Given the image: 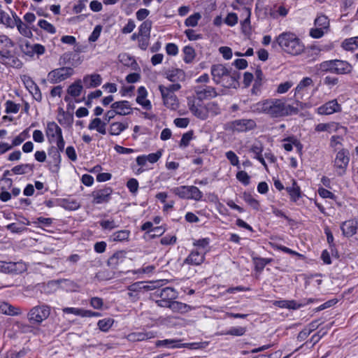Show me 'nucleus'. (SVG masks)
Listing matches in <instances>:
<instances>
[{
  "label": "nucleus",
  "instance_id": "obj_14",
  "mask_svg": "<svg viewBox=\"0 0 358 358\" xmlns=\"http://www.w3.org/2000/svg\"><path fill=\"white\" fill-rule=\"evenodd\" d=\"M159 90L161 92L164 104L169 108L176 109L178 106V100L173 93H170L165 90L164 85H159Z\"/></svg>",
  "mask_w": 358,
  "mask_h": 358
},
{
  "label": "nucleus",
  "instance_id": "obj_38",
  "mask_svg": "<svg viewBox=\"0 0 358 358\" xmlns=\"http://www.w3.org/2000/svg\"><path fill=\"white\" fill-rule=\"evenodd\" d=\"M313 84V81L311 78H303L295 88L294 96H298L302 90H303L306 87L312 85Z\"/></svg>",
  "mask_w": 358,
  "mask_h": 358
},
{
  "label": "nucleus",
  "instance_id": "obj_29",
  "mask_svg": "<svg viewBox=\"0 0 358 358\" xmlns=\"http://www.w3.org/2000/svg\"><path fill=\"white\" fill-rule=\"evenodd\" d=\"M167 308H169L171 310H172L174 312H180V313H187L189 310H191V308L189 306L183 303L180 301H174L173 300L170 304L168 306Z\"/></svg>",
  "mask_w": 358,
  "mask_h": 358
},
{
  "label": "nucleus",
  "instance_id": "obj_40",
  "mask_svg": "<svg viewBox=\"0 0 358 358\" xmlns=\"http://www.w3.org/2000/svg\"><path fill=\"white\" fill-rule=\"evenodd\" d=\"M182 51L184 53V62L187 64L191 63L196 56L194 49L191 46L187 45L184 47Z\"/></svg>",
  "mask_w": 358,
  "mask_h": 358
},
{
  "label": "nucleus",
  "instance_id": "obj_44",
  "mask_svg": "<svg viewBox=\"0 0 358 358\" xmlns=\"http://www.w3.org/2000/svg\"><path fill=\"white\" fill-rule=\"evenodd\" d=\"M253 261L255 265V269L258 271H262L266 265L269 264L272 259L262 257H255L253 258Z\"/></svg>",
  "mask_w": 358,
  "mask_h": 358
},
{
  "label": "nucleus",
  "instance_id": "obj_55",
  "mask_svg": "<svg viewBox=\"0 0 358 358\" xmlns=\"http://www.w3.org/2000/svg\"><path fill=\"white\" fill-rule=\"evenodd\" d=\"M237 180L244 185H248L250 182V177L244 171H240L236 173Z\"/></svg>",
  "mask_w": 358,
  "mask_h": 358
},
{
  "label": "nucleus",
  "instance_id": "obj_53",
  "mask_svg": "<svg viewBox=\"0 0 358 358\" xmlns=\"http://www.w3.org/2000/svg\"><path fill=\"white\" fill-rule=\"evenodd\" d=\"M194 131L192 130L185 133L180 141V147L186 148L189 145L190 141L193 138Z\"/></svg>",
  "mask_w": 358,
  "mask_h": 358
},
{
  "label": "nucleus",
  "instance_id": "obj_37",
  "mask_svg": "<svg viewBox=\"0 0 358 358\" xmlns=\"http://www.w3.org/2000/svg\"><path fill=\"white\" fill-rule=\"evenodd\" d=\"M17 24H15L19 32L27 38H31L33 34L29 27L24 24L20 18L17 19Z\"/></svg>",
  "mask_w": 358,
  "mask_h": 358
},
{
  "label": "nucleus",
  "instance_id": "obj_48",
  "mask_svg": "<svg viewBox=\"0 0 358 358\" xmlns=\"http://www.w3.org/2000/svg\"><path fill=\"white\" fill-rule=\"evenodd\" d=\"M206 106L208 115L211 114L212 115L215 116L219 115L221 113V110L218 103L215 101L209 102Z\"/></svg>",
  "mask_w": 358,
  "mask_h": 358
},
{
  "label": "nucleus",
  "instance_id": "obj_13",
  "mask_svg": "<svg viewBox=\"0 0 358 358\" xmlns=\"http://www.w3.org/2000/svg\"><path fill=\"white\" fill-rule=\"evenodd\" d=\"M113 189L110 187L97 189L92 192L94 204H101L109 202L111 199Z\"/></svg>",
  "mask_w": 358,
  "mask_h": 358
},
{
  "label": "nucleus",
  "instance_id": "obj_20",
  "mask_svg": "<svg viewBox=\"0 0 358 358\" xmlns=\"http://www.w3.org/2000/svg\"><path fill=\"white\" fill-rule=\"evenodd\" d=\"M25 86L32 94L34 99L40 102L42 100V94L38 86L30 78L24 81Z\"/></svg>",
  "mask_w": 358,
  "mask_h": 358
},
{
  "label": "nucleus",
  "instance_id": "obj_19",
  "mask_svg": "<svg viewBox=\"0 0 358 358\" xmlns=\"http://www.w3.org/2000/svg\"><path fill=\"white\" fill-rule=\"evenodd\" d=\"M110 107L114 109L117 115H126L131 113V106L127 101L114 102Z\"/></svg>",
  "mask_w": 358,
  "mask_h": 358
},
{
  "label": "nucleus",
  "instance_id": "obj_36",
  "mask_svg": "<svg viewBox=\"0 0 358 358\" xmlns=\"http://www.w3.org/2000/svg\"><path fill=\"white\" fill-rule=\"evenodd\" d=\"M342 48L345 50H354L358 48V36L347 38L342 43Z\"/></svg>",
  "mask_w": 358,
  "mask_h": 358
},
{
  "label": "nucleus",
  "instance_id": "obj_16",
  "mask_svg": "<svg viewBox=\"0 0 358 358\" xmlns=\"http://www.w3.org/2000/svg\"><path fill=\"white\" fill-rule=\"evenodd\" d=\"M197 99L199 101L203 99L216 97L217 93L215 88L212 86L197 87L195 90Z\"/></svg>",
  "mask_w": 358,
  "mask_h": 358
},
{
  "label": "nucleus",
  "instance_id": "obj_35",
  "mask_svg": "<svg viewBox=\"0 0 358 358\" xmlns=\"http://www.w3.org/2000/svg\"><path fill=\"white\" fill-rule=\"evenodd\" d=\"M128 127L127 124L116 122L110 125L109 133L112 136H117Z\"/></svg>",
  "mask_w": 358,
  "mask_h": 358
},
{
  "label": "nucleus",
  "instance_id": "obj_46",
  "mask_svg": "<svg viewBox=\"0 0 358 358\" xmlns=\"http://www.w3.org/2000/svg\"><path fill=\"white\" fill-rule=\"evenodd\" d=\"M201 19V15L199 13H195L189 16L185 21L186 27H194L198 24L199 20Z\"/></svg>",
  "mask_w": 358,
  "mask_h": 358
},
{
  "label": "nucleus",
  "instance_id": "obj_28",
  "mask_svg": "<svg viewBox=\"0 0 358 358\" xmlns=\"http://www.w3.org/2000/svg\"><path fill=\"white\" fill-rule=\"evenodd\" d=\"M130 231L127 229L120 230L114 232L109 237V240L113 242H122L128 240Z\"/></svg>",
  "mask_w": 358,
  "mask_h": 358
},
{
  "label": "nucleus",
  "instance_id": "obj_42",
  "mask_svg": "<svg viewBox=\"0 0 358 358\" xmlns=\"http://www.w3.org/2000/svg\"><path fill=\"white\" fill-rule=\"evenodd\" d=\"M242 15L245 17L244 20L242 22V27L243 31H246L247 27L250 28V16H251V9L243 6L242 7Z\"/></svg>",
  "mask_w": 358,
  "mask_h": 358
},
{
  "label": "nucleus",
  "instance_id": "obj_7",
  "mask_svg": "<svg viewBox=\"0 0 358 358\" xmlns=\"http://www.w3.org/2000/svg\"><path fill=\"white\" fill-rule=\"evenodd\" d=\"M257 127L256 122L252 119H240L228 122L226 129L231 131L247 132Z\"/></svg>",
  "mask_w": 358,
  "mask_h": 358
},
{
  "label": "nucleus",
  "instance_id": "obj_10",
  "mask_svg": "<svg viewBox=\"0 0 358 358\" xmlns=\"http://www.w3.org/2000/svg\"><path fill=\"white\" fill-rule=\"evenodd\" d=\"M73 74V69L71 67H61L50 71L48 74V80L55 84L70 78Z\"/></svg>",
  "mask_w": 358,
  "mask_h": 358
},
{
  "label": "nucleus",
  "instance_id": "obj_60",
  "mask_svg": "<svg viewBox=\"0 0 358 358\" xmlns=\"http://www.w3.org/2000/svg\"><path fill=\"white\" fill-rule=\"evenodd\" d=\"M102 30V27L101 25H96L93 31L92 32L91 35L89 36V41L90 42H95L98 40L99 37L100 36L101 32Z\"/></svg>",
  "mask_w": 358,
  "mask_h": 358
},
{
  "label": "nucleus",
  "instance_id": "obj_45",
  "mask_svg": "<svg viewBox=\"0 0 358 358\" xmlns=\"http://www.w3.org/2000/svg\"><path fill=\"white\" fill-rule=\"evenodd\" d=\"M0 23L10 28L15 27L16 24V22H13L12 18L10 17V15L3 10H0Z\"/></svg>",
  "mask_w": 358,
  "mask_h": 358
},
{
  "label": "nucleus",
  "instance_id": "obj_1",
  "mask_svg": "<svg viewBox=\"0 0 358 358\" xmlns=\"http://www.w3.org/2000/svg\"><path fill=\"white\" fill-rule=\"evenodd\" d=\"M252 113L266 114L273 118H280L299 113L297 106L287 104L285 99H268L252 104Z\"/></svg>",
  "mask_w": 358,
  "mask_h": 358
},
{
  "label": "nucleus",
  "instance_id": "obj_33",
  "mask_svg": "<svg viewBox=\"0 0 358 358\" xmlns=\"http://www.w3.org/2000/svg\"><path fill=\"white\" fill-rule=\"evenodd\" d=\"M124 257V252L123 251H118L108 259V264L111 267L115 268L119 263L122 262Z\"/></svg>",
  "mask_w": 358,
  "mask_h": 358
},
{
  "label": "nucleus",
  "instance_id": "obj_51",
  "mask_svg": "<svg viewBox=\"0 0 358 358\" xmlns=\"http://www.w3.org/2000/svg\"><path fill=\"white\" fill-rule=\"evenodd\" d=\"M244 201L248 203L253 209L259 210V203L255 199L251 194L244 193L243 194Z\"/></svg>",
  "mask_w": 358,
  "mask_h": 358
},
{
  "label": "nucleus",
  "instance_id": "obj_22",
  "mask_svg": "<svg viewBox=\"0 0 358 358\" xmlns=\"http://www.w3.org/2000/svg\"><path fill=\"white\" fill-rule=\"evenodd\" d=\"M341 229L343 234L347 237H351L357 233V226L352 220L344 222L342 224Z\"/></svg>",
  "mask_w": 358,
  "mask_h": 358
},
{
  "label": "nucleus",
  "instance_id": "obj_8",
  "mask_svg": "<svg viewBox=\"0 0 358 358\" xmlns=\"http://www.w3.org/2000/svg\"><path fill=\"white\" fill-rule=\"evenodd\" d=\"M350 162V153L348 150L342 149L336 155L334 166L338 176H343L345 174Z\"/></svg>",
  "mask_w": 358,
  "mask_h": 358
},
{
  "label": "nucleus",
  "instance_id": "obj_12",
  "mask_svg": "<svg viewBox=\"0 0 358 358\" xmlns=\"http://www.w3.org/2000/svg\"><path fill=\"white\" fill-rule=\"evenodd\" d=\"M187 106L189 110L197 118L202 120L208 118L206 106L201 104L200 101L196 102L195 98H188Z\"/></svg>",
  "mask_w": 358,
  "mask_h": 358
},
{
  "label": "nucleus",
  "instance_id": "obj_50",
  "mask_svg": "<svg viewBox=\"0 0 358 358\" xmlns=\"http://www.w3.org/2000/svg\"><path fill=\"white\" fill-rule=\"evenodd\" d=\"M16 264L13 262H0V272L12 273L15 271Z\"/></svg>",
  "mask_w": 358,
  "mask_h": 358
},
{
  "label": "nucleus",
  "instance_id": "obj_49",
  "mask_svg": "<svg viewBox=\"0 0 358 358\" xmlns=\"http://www.w3.org/2000/svg\"><path fill=\"white\" fill-rule=\"evenodd\" d=\"M60 152H61L59 150H57L55 146H52L48 151V155L52 157L53 162L55 163L57 168H59V164L62 161Z\"/></svg>",
  "mask_w": 358,
  "mask_h": 358
},
{
  "label": "nucleus",
  "instance_id": "obj_62",
  "mask_svg": "<svg viewBox=\"0 0 358 358\" xmlns=\"http://www.w3.org/2000/svg\"><path fill=\"white\" fill-rule=\"evenodd\" d=\"M224 22L230 27L234 26L238 22L237 15L234 13H229L224 19Z\"/></svg>",
  "mask_w": 358,
  "mask_h": 358
},
{
  "label": "nucleus",
  "instance_id": "obj_41",
  "mask_svg": "<svg viewBox=\"0 0 358 358\" xmlns=\"http://www.w3.org/2000/svg\"><path fill=\"white\" fill-rule=\"evenodd\" d=\"M1 63L5 66H11L14 68H21L22 65L21 61L13 54L8 57L6 59H4L3 62Z\"/></svg>",
  "mask_w": 358,
  "mask_h": 358
},
{
  "label": "nucleus",
  "instance_id": "obj_63",
  "mask_svg": "<svg viewBox=\"0 0 358 358\" xmlns=\"http://www.w3.org/2000/svg\"><path fill=\"white\" fill-rule=\"evenodd\" d=\"M127 187L131 193L134 194L138 191V182L136 179L131 178L127 181Z\"/></svg>",
  "mask_w": 358,
  "mask_h": 358
},
{
  "label": "nucleus",
  "instance_id": "obj_21",
  "mask_svg": "<svg viewBox=\"0 0 358 358\" xmlns=\"http://www.w3.org/2000/svg\"><path fill=\"white\" fill-rule=\"evenodd\" d=\"M205 256L203 253L198 251H192L185 259V263L191 265L198 266L203 262Z\"/></svg>",
  "mask_w": 358,
  "mask_h": 358
},
{
  "label": "nucleus",
  "instance_id": "obj_25",
  "mask_svg": "<svg viewBox=\"0 0 358 358\" xmlns=\"http://www.w3.org/2000/svg\"><path fill=\"white\" fill-rule=\"evenodd\" d=\"M106 123L103 122L100 118L96 117L93 119L88 125L90 130H96L99 133L104 135L106 134Z\"/></svg>",
  "mask_w": 358,
  "mask_h": 358
},
{
  "label": "nucleus",
  "instance_id": "obj_9",
  "mask_svg": "<svg viewBox=\"0 0 358 358\" xmlns=\"http://www.w3.org/2000/svg\"><path fill=\"white\" fill-rule=\"evenodd\" d=\"M314 24L315 28H313L310 31V36L313 38L322 37L329 27V20L324 15H319L315 20Z\"/></svg>",
  "mask_w": 358,
  "mask_h": 358
},
{
  "label": "nucleus",
  "instance_id": "obj_52",
  "mask_svg": "<svg viewBox=\"0 0 358 358\" xmlns=\"http://www.w3.org/2000/svg\"><path fill=\"white\" fill-rule=\"evenodd\" d=\"M38 25L40 28L44 29L50 34H55L56 32L55 27L45 20H40L38 22Z\"/></svg>",
  "mask_w": 358,
  "mask_h": 358
},
{
  "label": "nucleus",
  "instance_id": "obj_58",
  "mask_svg": "<svg viewBox=\"0 0 358 358\" xmlns=\"http://www.w3.org/2000/svg\"><path fill=\"white\" fill-rule=\"evenodd\" d=\"M292 86L293 83L292 81H286L280 83L276 90V92L278 94L286 93Z\"/></svg>",
  "mask_w": 358,
  "mask_h": 358
},
{
  "label": "nucleus",
  "instance_id": "obj_6",
  "mask_svg": "<svg viewBox=\"0 0 358 358\" xmlns=\"http://www.w3.org/2000/svg\"><path fill=\"white\" fill-rule=\"evenodd\" d=\"M50 306L43 303L31 308L27 313V320L32 324H40L50 315Z\"/></svg>",
  "mask_w": 358,
  "mask_h": 358
},
{
  "label": "nucleus",
  "instance_id": "obj_39",
  "mask_svg": "<svg viewBox=\"0 0 358 358\" xmlns=\"http://www.w3.org/2000/svg\"><path fill=\"white\" fill-rule=\"evenodd\" d=\"M152 24V21L149 20L143 21L138 28L140 36L150 37Z\"/></svg>",
  "mask_w": 358,
  "mask_h": 358
},
{
  "label": "nucleus",
  "instance_id": "obj_61",
  "mask_svg": "<svg viewBox=\"0 0 358 358\" xmlns=\"http://www.w3.org/2000/svg\"><path fill=\"white\" fill-rule=\"evenodd\" d=\"M88 2V0H79L78 3L74 5L73 8V11L76 14L80 13L83 10L86 9V3Z\"/></svg>",
  "mask_w": 358,
  "mask_h": 358
},
{
  "label": "nucleus",
  "instance_id": "obj_47",
  "mask_svg": "<svg viewBox=\"0 0 358 358\" xmlns=\"http://www.w3.org/2000/svg\"><path fill=\"white\" fill-rule=\"evenodd\" d=\"M203 197V193L196 186H189V199L195 201H200Z\"/></svg>",
  "mask_w": 358,
  "mask_h": 358
},
{
  "label": "nucleus",
  "instance_id": "obj_30",
  "mask_svg": "<svg viewBox=\"0 0 358 358\" xmlns=\"http://www.w3.org/2000/svg\"><path fill=\"white\" fill-rule=\"evenodd\" d=\"M60 206L69 210H75L80 208V205L76 199L67 198L63 199L60 201Z\"/></svg>",
  "mask_w": 358,
  "mask_h": 358
},
{
  "label": "nucleus",
  "instance_id": "obj_4",
  "mask_svg": "<svg viewBox=\"0 0 358 358\" xmlns=\"http://www.w3.org/2000/svg\"><path fill=\"white\" fill-rule=\"evenodd\" d=\"M178 297L176 290L170 287L159 288L151 294L157 306L167 308L170 303Z\"/></svg>",
  "mask_w": 358,
  "mask_h": 358
},
{
  "label": "nucleus",
  "instance_id": "obj_59",
  "mask_svg": "<svg viewBox=\"0 0 358 358\" xmlns=\"http://www.w3.org/2000/svg\"><path fill=\"white\" fill-rule=\"evenodd\" d=\"M226 157L233 166H236L240 169L238 157L235 152L233 151H228L226 153Z\"/></svg>",
  "mask_w": 358,
  "mask_h": 358
},
{
  "label": "nucleus",
  "instance_id": "obj_24",
  "mask_svg": "<svg viewBox=\"0 0 358 358\" xmlns=\"http://www.w3.org/2000/svg\"><path fill=\"white\" fill-rule=\"evenodd\" d=\"M166 78L172 83H178L185 78V72L179 69H175L166 73Z\"/></svg>",
  "mask_w": 358,
  "mask_h": 358
},
{
  "label": "nucleus",
  "instance_id": "obj_56",
  "mask_svg": "<svg viewBox=\"0 0 358 358\" xmlns=\"http://www.w3.org/2000/svg\"><path fill=\"white\" fill-rule=\"evenodd\" d=\"M6 105V113H17L20 110V104H16L12 101H7Z\"/></svg>",
  "mask_w": 358,
  "mask_h": 358
},
{
  "label": "nucleus",
  "instance_id": "obj_43",
  "mask_svg": "<svg viewBox=\"0 0 358 358\" xmlns=\"http://www.w3.org/2000/svg\"><path fill=\"white\" fill-rule=\"evenodd\" d=\"M284 141H287L289 142L283 144V148L286 151H292L293 149V145H295L299 150L302 148L301 143L294 137H288Z\"/></svg>",
  "mask_w": 358,
  "mask_h": 358
},
{
  "label": "nucleus",
  "instance_id": "obj_27",
  "mask_svg": "<svg viewBox=\"0 0 358 358\" xmlns=\"http://www.w3.org/2000/svg\"><path fill=\"white\" fill-rule=\"evenodd\" d=\"M287 192L290 196V199L292 201L296 202L301 196V192L299 186L296 184V182L293 180L292 187H287L286 188Z\"/></svg>",
  "mask_w": 358,
  "mask_h": 358
},
{
  "label": "nucleus",
  "instance_id": "obj_11",
  "mask_svg": "<svg viewBox=\"0 0 358 358\" xmlns=\"http://www.w3.org/2000/svg\"><path fill=\"white\" fill-rule=\"evenodd\" d=\"M241 73L238 71L229 68L227 73H225L220 84L226 88H237L239 86Z\"/></svg>",
  "mask_w": 358,
  "mask_h": 358
},
{
  "label": "nucleus",
  "instance_id": "obj_18",
  "mask_svg": "<svg viewBox=\"0 0 358 358\" xmlns=\"http://www.w3.org/2000/svg\"><path fill=\"white\" fill-rule=\"evenodd\" d=\"M341 110V106L336 99H333L318 108V113L320 115H331L339 112Z\"/></svg>",
  "mask_w": 358,
  "mask_h": 358
},
{
  "label": "nucleus",
  "instance_id": "obj_23",
  "mask_svg": "<svg viewBox=\"0 0 358 358\" xmlns=\"http://www.w3.org/2000/svg\"><path fill=\"white\" fill-rule=\"evenodd\" d=\"M83 83L88 88L96 87L101 84V77L99 74L87 75L83 78Z\"/></svg>",
  "mask_w": 358,
  "mask_h": 358
},
{
  "label": "nucleus",
  "instance_id": "obj_17",
  "mask_svg": "<svg viewBox=\"0 0 358 358\" xmlns=\"http://www.w3.org/2000/svg\"><path fill=\"white\" fill-rule=\"evenodd\" d=\"M228 69L229 68L222 64L212 65L210 73L213 82L217 85L220 84L221 79L227 73Z\"/></svg>",
  "mask_w": 358,
  "mask_h": 358
},
{
  "label": "nucleus",
  "instance_id": "obj_64",
  "mask_svg": "<svg viewBox=\"0 0 358 358\" xmlns=\"http://www.w3.org/2000/svg\"><path fill=\"white\" fill-rule=\"evenodd\" d=\"M324 85L328 86L329 88L336 85L338 83V78L330 76H327L324 78Z\"/></svg>",
  "mask_w": 358,
  "mask_h": 358
},
{
  "label": "nucleus",
  "instance_id": "obj_5",
  "mask_svg": "<svg viewBox=\"0 0 358 358\" xmlns=\"http://www.w3.org/2000/svg\"><path fill=\"white\" fill-rule=\"evenodd\" d=\"M209 344L208 341L184 343H182L180 340L176 339H165L163 341H157L156 346L158 348L164 347L167 348H186L191 350L204 349Z\"/></svg>",
  "mask_w": 358,
  "mask_h": 358
},
{
  "label": "nucleus",
  "instance_id": "obj_3",
  "mask_svg": "<svg viewBox=\"0 0 358 358\" xmlns=\"http://www.w3.org/2000/svg\"><path fill=\"white\" fill-rule=\"evenodd\" d=\"M319 70L324 73L336 75H347L352 73L353 67L347 61L342 59H331L321 62Z\"/></svg>",
  "mask_w": 358,
  "mask_h": 358
},
{
  "label": "nucleus",
  "instance_id": "obj_54",
  "mask_svg": "<svg viewBox=\"0 0 358 358\" xmlns=\"http://www.w3.org/2000/svg\"><path fill=\"white\" fill-rule=\"evenodd\" d=\"M114 320L111 318H105L98 322L99 328L103 331H107L113 324Z\"/></svg>",
  "mask_w": 358,
  "mask_h": 358
},
{
  "label": "nucleus",
  "instance_id": "obj_31",
  "mask_svg": "<svg viewBox=\"0 0 358 358\" xmlns=\"http://www.w3.org/2000/svg\"><path fill=\"white\" fill-rule=\"evenodd\" d=\"M83 87L81 85V80H78L69 87L67 92L69 95L76 98L80 96L83 91Z\"/></svg>",
  "mask_w": 358,
  "mask_h": 358
},
{
  "label": "nucleus",
  "instance_id": "obj_2",
  "mask_svg": "<svg viewBox=\"0 0 358 358\" xmlns=\"http://www.w3.org/2000/svg\"><path fill=\"white\" fill-rule=\"evenodd\" d=\"M275 41L280 47L289 54L297 55L303 50V45L293 33H282L276 38Z\"/></svg>",
  "mask_w": 358,
  "mask_h": 358
},
{
  "label": "nucleus",
  "instance_id": "obj_34",
  "mask_svg": "<svg viewBox=\"0 0 358 358\" xmlns=\"http://www.w3.org/2000/svg\"><path fill=\"white\" fill-rule=\"evenodd\" d=\"M189 186L182 185L177 187H173L171 189V191L172 193L179 196L180 199H189Z\"/></svg>",
  "mask_w": 358,
  "mask_h": 358
},
{
  "label": "nucleus",
  "instance_id": "obj_26",
  "mask_svg": "<svg viewBox=\"0 0 358 358\" xmlns=\"http://www.w3.org/2000/svg\"><path fill=\"white\" fill-rule=\"evenodd\" d=\"M0 313L8 315H17L21 313L19 308L3 302L0 305Z\"/></svg>",
  "mask_w": 358,
  "mask_h": 358
},
{
  "label": "nucleus",
  "instance_id": "obj_15",
  "mask_svg": "<svg viewBox=\"0 0 358 358\" xmlns=\"http://www.w3.org/2000/svg\"><path fill=\"white\" fill-rule=\"evenodd\" d=\"M45 134L49 143H52L62 135V130L60 127L55 122H49L47 124Z\"/></svg>",
  "mask_w": 358,
  "mask_h": 358
},
{
  "label": "nucleus",
  "instance_id": "obj_57",
  "mask_svg": "<svg viewBox=\"0 0 358 358\" xmlns=\"http://www.w3.org/2000/svg\"><path fill=\"white\" fill-rule=\"evenodd\" d=\"M165 231V229L162 227H157L152 228L150 231L146 232V234L150 238H155L157 236H162Z\"/></svg>",
  "mask_w": 358,
  "mask_h": 358
},
{
  "label": "nucleus",
  "instance_id": "obj_32",
  "mask_svg": "<svg viewBox=\"0 0 358 358\" xmlns=\"http://www.w3.org/2000/svg\"><path fill=\"white\" fill-rule=\"evenodd\" d=\"M34 165L29 164H22L14 166L11 171L12 173L16 175L26 174L29 172L33 171Z\"/></svg>",
  "mask_w": 358,
  "mask_h": 358
}]
</instances>
